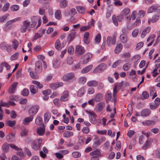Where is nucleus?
I'll list each match as a JSON object with an SVG mask.
<instances>
[{
  "mask_svg": "<svg viewBox=\"0 0 160 160\" xmlns=\"http://www.w3.org/2000/svg\"><path fill=\"white\" fill-rule=\"evenodd\" d=\"M102 95L100 93L98 94L95 98L96 101L98 102L102 100Z\"/></svg>",
  "mask_w": 160,
  "mask_h": 160,
  "instance_id": "nucleus-50",
  "label": "nucleus"
},
{
  "mask_svg": "<svg viewBox=\"0 0 160 160\" xmlns=\"http://www.w3.org/2000/svg\"><path fill=\"white\" fill-rule=\"evenodd\" d=\"M85 90L84 88H81L78 91L77 95L79 97L82 96L84 93Z\"/></svg>",
  "mask_w": 160,
  "mask_h": 160,
  "instance_id": "nucleus-42",
  "label": "nucleus"
},
{
  "mask_svg": "<svg viewBox=\"0 0 160 160\" xmlns=\"http://www.w3.org/2000/svg\"><path fill=\"white\" fill-rule=\"evenodd\" d=\"M9 145L7 142L4 143L2 145V149L3 152H7L9 149Z\"/></svg>",
  "mask_w": 160,
  "mask_h": 160,
  "instance_id": "nucleus-21",
  "label": "nucleus"
},
{
  "mask_svg": "<svg viewBox=\"0 0 160 160\" xmlns=\"http://www.w3.org/2000/svg\"><path fill=\"white\" fill-rule=\"evenodd\" d=\"M122 62V61L120 60H117L113 63L112 65V67L113 68H115L119 64V63H121Z\"/></svg>",
  "mask_w": 160,
  "mask_h": 160,
  "instance_id": "nucleus-59",
  "label": "nucleus"
},
{
  "mask_svg": "<svg viewBox=\"0 0 160 160\" xmlns=\"http://www.w3.org/2000/svg\"><path fill=\"white\" fill-rule=\"evenodd\" d=\"M116 42V38L115 37H112L108 36L107 40V43L109 47H111L112 45L115 44Z\"/></svg>",
  "mask_w": 160,
  "mask_h": 160,
  "instance_id": "nucleus-5",
  "label": "nucleus"
},
{
  "mask_svg": "<svg viewBox=\"0 0 160 160\" xmlns=\"http://www.w3.org/2000/svg\"><path fill=\"white\" fill-rule=\"evenodd\" d=\"M151 144V141L150 140H147L145 143L142 147V149L144 150L146 149L147 148H148L150 145Z\"/></svg>",
  "mask_w": 160,
  "mask_h": 160,
  "instance_id": "nucleus-32",
  "label": "nucleus"
},
{
  "mask_svg": "<svg viewBox=\"0 0 160 160\" xmlns=\"http://www.w3.org/2000/svg\"><path fill=\"white\" fill-rule=\"evenodd\" d=\"M100 154V151L97 150H95L94 151H93L90 153V155L91 156H93L94 155H99Z\"/></svg>",
  "mask_w": 160,
  "mask_h": 160,
  "instance_id": "nucleus-61",
  "label": "nucleus"
},
{
  "mask_svg": "<svg viewBox=\"0 0 160 160\" xmlns=\"http://www.w3.org/2000/svg\"><path fill=\"white\" fill-rule=\"evenodd\" d=\"M68 5V2L67 1L60 3L59 6L62 8H64L67 7Z\"/></svg>",
  "mask_w": 160,
  "mask_h": 160,
  "instance_id": "nucleus-47",
  "label": "nucleus"
},
{
  "mask_svg": "<svg viewBox=\"0 0 160 160\" xmlns=\"http://www.w3.org/2000/svg\"><path fill=\"white\" fill-rule=\"evenodd\" d=\"M160 15L159 13H157V14H154L152 17L151 19H150L148 21V22L150 24V22L154 23L157 22L159 19Z\"/></svg>",
  "mask_w": 160,
  "mask_h": 160,
  "instance_id": "nucleus-14",
  "label": "nucleus"
},
{
  "mask_svg": "<svg viewBox=\"0 0 160 160\" xmlns=\"http://www.w3.org/2000/svg\"><path fill=\"white\" fill-rule=\"evenodd\" d=\"M92 68V65H90L83 68L81 71V73L82 74L86 73L88 72Z\"/></svg>",
  "mask_w": 160,
  "mask_h": 160,
  "instance_id": "nucleus-23",
  "label": "nucleus"
},
{
  "mask_svg": "<svg viewBox=\"0 0 160 160\" xmlns=\"http://www.w3.org/2000/svg\"><path fill=\"white\" fill-rule=\"evenodd\" d=\"M151 110L148 109H142L140 112V116L142 117H148L151 114Z\"/></svg>",
  "mask_w": 160,
  "mask_h": 160,
  "instance_id": "nucleus-11",
  "label": "nucleus"
},
{
  "mask_svg": "<svg viewBox=\"0 0 160 160\" xmlns=\"http://www.w3.org/2000/svg\"><path fill=\"white\" fill-rule=\"evenodd\" d=\"M72 155L74 158H77L81 156L80 153L78 152H75L72 153Z\"/></svg>",
  "mask_w": 160,
  "mask_h": 160,
  "instance_id": "nucleus-55",
  "label": "nucleus"
},
{
  "mask_svg": "<svg viewBox=\"0 0 160 160\" xmlns=\"http://www.w3.org/2000/svg\"><path fill=\"white\" fill-rule=\"evenodd\" d=\"M51 116L49 113H46L44 114V120L45 123H47L48 122Z\"/></svg>",
  "mask_w": 160,
  "mask_h": 160,
  "instance_id": "nucleus-37",
  "label": "nucleus"
},
{
  "mask_svg": "<svg viewBox=\"0 0 160 160\" xmlns=\"http://www.w3.org/2000/svg\"><path fill=\"white\" fill-rule=\"evenodd\" d=\"M101 39V36L100 33L98 34L95 38V42H96L99 43Z\"/></svg>",
  "mask_w": 160,
  "mask_h": 160,
  "instance_id": "nucleus-56",
  "label": "nucleus"
},
{
  "mask_svg": "<svg viewBox=\"0 0 160 160\" xmlns=\"http://www.w3.org/2000/svg\"><path fill=\"white\" fill-rule=\"evenodd\" d=\"M48 153V150L45 147L43 148L42 151H40V156L43 158H45L46 157V154Z\"/></svg>",
  "mask_w": 160,
  "mask_h": 160,
  "instance_id": "nucleus-19",
  "label": "nucleus"
},
{
  "mask_svg": "<svg viewBox=\"0 0 160 160\" xmlns=\"http://www.w3.org/2000/svg\"><path fill=\"white\" fill-rule=\"evenodd\" d=\"M18 83L14 82L12 83L9 87L8 90V92L9 94H12L15 93L16 89Z\"/></svg>",
  "mask_w": 160,
  "mask_h": 160,
  "instance_id": "nucleus-7",
  "label": "nucleus"
},
{
  "mask_svg": "<svg viewBox=\"0 0 160 160\" xmlns=\"http://www.w3.org/2000/svg\"><path fill=\"white\" fill-rule=\"evenodd\" d=\"M85 52L84 48L81 46L78 45L76 48V53L78 55L83 54Z\"/></svg>",
  "mask_w": 160,
  "mask_h": 160,
  "instance_id": "nucleus-10",
  "label": "nucleus"
},
{
  "mask_svg": "<svg viewBox=\"0 0 160 160\" xmlns=\"http://www.w3.org/2000/svg\"><path fill=\"white\" fill-rule=\"evenodd\" d=\"M106 67L107 66L105 64H101L93 70V72L95 73L100 72L105 69Z\"/></svg>",
  "mask_w": 160,
  "mask_h": 160,
  "instance_id": "nucleus-3",
  "label": "nucleus"
},
{
  "mask_svg": "<svg viewBox=\"0 0 160 160\" xmlns=\"http://www.w3.org/2000/svg\"><path fill=\"white\" fill-rule=\"evenodd\" d=\"M42 119L40 117H37L35 120V123L37 125H40L42 123Z\"/></svg>",
  "mask_w": 160,
  "mask_h": 160,
  "instance_id": "nucleus-34",
  "label": "nucleus"
},
{
  "mask_svg": "<svg viewBox=\"0 0 160 160\" xmlns=\"http://www.w3.org/2000/svg\"><path fill=\"white\" fill-rule=\"evenodd\" d=\"M55 47L57 49H60L62 47L60 41L59 39H57L55 43Z\"/></svg>",
  "mask_w": 160,
  "mask_h": 160,
  "instance_id": "nucleus-40",
  "label": "nucleus"
},
{
  "mask_svg": "<svg viewBox=\"0 0 160 160\" xmlns=\"http://www.w3.org/2000/svg\"><path fill=\"white\" fill-rule=\"evenodd\" d=\"M74 77V73L73 72H71L64 75L63 77V79L64 81H66L72 79Z\"/></svg>",
  "mask_w": 160,
  "mask_h": 160,
  "instance_id": "nucleus-8",
  "label": "nucleus"
},
{
  "mask_svg": "<svg viewBox=\"0 0 160 160\" xmlns=\"http://www.w3.org/2000/svg\"><path fill=\"white\" fill-rule=\"evenodd\" d=\"M151 29V28L149 27H147L145 28L142 32L141 36V37L142 38H144L146 34L149 32Z\"/></svg>",
  "mask_w": 160,
  "mask_h": 160,
  "instance_id": "nucleus-20",
  "label": "nucleus"
},
{
  "mask_svg": "<svg viewBox=\"0 0 160 160\" xmlns=\"http://www.w3.org/2000/svg\"><path fill=\"white\" fill-rule=\"evenodd\" d=\"M30 75L33 79L38 78V76L37 74H34L32 71L30 72Z\"/></svg>",
  "mask_w": 160,
  "mask_h": 160,
  "instance_id": "nucleus-60",
  "label": "nucleus"
},
{
  "mask_svg": "<svg viewBox=\"0 0 160 160\" xmlns=\"http://www.w3.org/2000/svg\"><path fill=\"white\" fill-rule=\"evenodd\" d=\"M120 39L122 43H126L128 41L127 36L125 34H122L120 37Z\"/></svg>",
  "mask_w": 160,
  "mask_h": 160,
  "instance_id": "nucleus-24",
  "label": "nucleus"
},
{
  "mask_svg": "<svg viewBox=\"0 0 160 160\" xmlns=\"http://www.w3.org/2000/svg\"><path fill=\"white\" fill-rule=\"evenodd\" d=\"M122 45L121 44L119 43L118 44L116 47L114 51L115 53H118L120 52L122 48Z\"/></svg>",
  "mask_w": 160,
  "mask_h": 160,
  "instance_id": "nucleus-26",
  "label": "nucleus"
},
{
  "mask_svg": "<svg viewBox=\"0 0 160 160\" xmlns=\"http://www.w3.org/2000/svg\"><path fill=\"white\" fill-rule=\"evenodd\" d=\"M28 132V130L25 127H23L22 131L20 133V135L22 137L27 136Z\"/></svg>",
  "mask_w": 160,
  "mask_h": 160,
  "instance_id": "nucleus-27",
  "label": "nucleus"
},
{
  "mask_svg": "<svg viewBox=\"0 0 160 160\" xmlns=\"http://www.w3.org/2000/svg\"><path fill=\"white\" fill-rule=\"evenodd\" d=\"M12 42L13 48L15 50H16L18 46V42L17 40L14 39L12 41Z\"/></svg>",
  "mask_w": 160,
  "mask_h": 160,
  "instance_id": "nucleus-45",
  "label": "nucleus"
},
{
  "mask_svg": "<svg viewBox=\"0 0 160 160\" xmlns=\"http://www.w3.org/2000/svg\"><path fill=\"white\" fill-rule=\"evenodd\" d=\"M131 64L129 63H127L125 64L122 67L124 71H128L130 68Z\"/></svg>",
  "mask_w": 160,
  "mask_h": 160,
  "instance_id": "nucleus-38",
  "label": "nucleus"
},
{
  "mask_svg": "<svg viewBox=\"0 0 160 160\" xmlns=\"http://www.w3.org/2000/svg\"><path fill=\"white\" fill-rule=\"evenodd\" d=\"M75 32H72L69 34L67 38V40L69 42L72 41L75 37Z\"/></svg>",
  "mask_w": 160,
  "mask_h": 160,
  "instance_id": "nucleus-22",
  "label": "nucleus"
},
{
  "mask_svg": "<svg viewBox=\"0 0 160 160\" xmlns=\"http://www.w3.org/2000/svg\"><path fill=\"white\" fill-rule=\"evenodd\" d=\"M82 132L85 134H87L89 132V128L87 127H84L82 130Z\"/></svg>",
  "mask_w": 160,
  "mask_h": 160,
  "instance_id": "nucleus-62",
  "label": "nucleus"
},
{
  "mask_svg": "<svg viewBox=\"0 0 160 160\" xmlns=\"http://www.w3.org/2000/svg\"><path fill=\"white\" fill-rule=\"evenodd\" d=\"M41 145V143H39L38 144H37L36 141H33L32 143V147L35 150H37L40 148Z\"/></svg>",
  "mask_w": 160,
  "mask_h": 160,
  "instance_id": "nucleus-16",
  "label": "nucleus"
},
{
  "mask_svg": "<svg viewBox=\"0 0 160 160\" xmlns=\"http://www.w3.org/2000/svg\"><path fill=\"white\" fill-rule=\"evenodd\" d=\"M150 95L151 96H152V99H154L157 96L156 93L155 92V89L154 88H152L150 89Z\"/></svg>",
  "mask_w": 160,
  "mask_h": 160,
  "instance_id": "nucleus-31",
  "label": "nucleus"
},
{
  "mask_svg": "<svg viewBox=\"0 0 160 160\" xmlns=\"http://www.w3.org/2000/svg\"><path fill=\"white\" fill-rule=\"evenodd\" d=\"M55 18L58 20H60L62 18L61 12L60 10H57L55 13Z\"/></svg>",
  "mask_w": 160,
  "mask_h": 160,
  "instance_id": "nucleus-28",
  "label": "nucleus"
},
{
  "mask_svg": "<svg viewBox=\"0 0 160 160\" xmlns=\"http://www.w3.org/2000/svg\"><path fill=\"white\" fill-rule=\"evenodd\" d=\"M29 89L31 92L33 94H35L38 92L37 87L33 85H31L30 86Z\"/></svg>",
  "mask_w": 160,
  "mask_h": 160,
  "instance_id": "nucleus-18",
  "label": "nucleus"
},
{
  "mask_svg": "<svg viewBox=\"0 0 160 160\" xmlns=\"http://www.w3.org/2000/svg\"><path fill=\"white\" fill-rule=\"evenodd\" d=\"M60 64V62L59 61H55L53 63V66L55 68L58 67Z\"/></svg>",
  "mask_w": 160,
  "mask_h": 160,
  "instance_id": "nucleus-64",
  "label": "nucleus"
},
{
  "mask_svg": "<svg viewBox=\"0 0 160 160\" xmlns=\"http://www.w3.org/2000/svg\"><path fill=\"white\" fill-rule=\"evenodd\" d=\"M112 98V94L111 93L107 92L105 95V99L107 103H109L110 101Z\"/></svg>",
  "mask_w": 160,
  "mask_h": 160,
  "instance_id": "nucleus-33",
  "label": "nucleus"
},
{
  "mask_svg": "<svg viewBox=\"0 0 160 160\" xmlns=\"http://www.w3.org/2000/svg\"><path fill=\"white\" fill-rule=\"evenodd\" d=\"M49 87L52 89L55 90L58 88V86L57 83H54L51 84L50 85Z\"/></svg>",
  "mask_w": 160,
  "mask_h": 160,
  "instance_id": "nucleus-57",
  "label": "nucleus"
},
{
  "mask_svg": "<svg viewBox=\"0 0 160 160\" xmlns=\"http://www.w3.org/2000/svg\"><path fill=\"white\" fill-rule=\"evenodd\" d=\"M112 20L113 23L116 26H117L118 25V23L117 22V19L116 17L115 16H113L112 17Z\"/></svg>",
  "mask_w": 160,
  "mask_h": 160,
  "instance_id": "nucleus-63",
  "label": "nucleus"
},
{
  "mask_svg": "<svg viewBox=\"0 0 160 160\" xmlns=\"http://www.w3.org/2000/svg\"><path fill=\"white\" fill-rule=\"evenodd\" d=\"M76 9L79 13H83L85 12V8L82 6H77Z\"/></svg>",
  "mask_w": 160,
  "mask_h": 160,
  "instance_id": "nucleus-43",
  "label": "nucleus"
},
{
  "mask_svg": "<svg viewBox=\"0 0 160 160\" xmlns=\"http://www.w3.org/2000/svg\"><path fill=\"white\" fill-rule=\"evenodd\" d=\"M35 71L37 73H40L42 71V63L41 61H38L35 64Z\"/></svg>",
  "mask_w": 160,
  "mask_h": 160,
  "instance_id": "nucleus-6",
  "label": "nucleus"
},
{
  "mask_svg": "<svg viewBox=\"0 0 160 160\" xmlns=\"http://www.w3.org/2000/svg\"><path fill=\"white\" fill-rule=\"evenodd\" d=\"M87 79L85 77H81L79 78L78 80V82L79 84H83L86 82Z\"/></svg>",
  "mask_w": 160,
  "mask_h": 160,
  "instance_id": "nucleus-30",
  "label": "nucleus"
},
{
  "mask_svg": "<svg viewBox=\"0 0 160 160\" xmlns=\"http://www.w3.org/2000/svg\"><path fill=\"white\" fill-rule=\"evenodd\" d=\"M98 84V82L95 81H90L88 82L87 85L89 87H95L97 86Z\"/></svg>",
  "mask_w": 160,
  "mask_h": 160,
  "instance_id": "nucleus-29",
  "label": "nucleus"
},
{
  "mask_svg": "<svg viewBox=\"0 0 160 160\" xmlns=\"http://www.w3.org/2000/svg\"><path fill=\"white\" fill-rule=\"evenodd\" d=\"M39 108V106L37 105L32 106L28 110L29 115H33V117L36 114Z\"/></svg>",
  "mask_w": 160,
  "mask_h": 160,
  "instance_id": "nucleus-2",
  "label": "nucleus"
},
{
  "mask_svg": "<svg viewBox=\"0 0 160 160\" xmlns=\"http://www.w3.org/2000/svg\"><path fill=\"white\" fill-rule=\"evenodd\" d=\"M19 6L17 5H12L11 6L10 8L11 10L12 11H17L19 10Z\"/></svg>",
  "mask_w": 160,
  "mask_h": 160,
  "instance_id": "nucleus-46",
  "label": "nucleus"
},
{
  "mask_svg": "<svg viewBox=\"0 0 160 160\" xmlns=\"http://www.w3.org/2000/svg\"><path fill=\"white\" fill-rule=\"evenodd\" d=\"M8 45L5 42H2L0 44V48L2 50H5Z\"/></svg>",
  "mask_w": 160,
  "mask_h": 160,
  "instance_id": "nucleus-54",
  "label": "nucleus"
},
{
  "mask_svg": "<svg viewBox=\"0 0 160 160\" xmlns=\"http://www.w3.org/2000/svg\"><path fill=\"white\" fill-rule=\"evenodd\" d=\"M45 127L42 126V127H40L37 130V134L39 136H42L45 133Z\"/></svg>",
  "mask_w": 160,
  "mask_h": 160,
  "instance_id": "nucleus-17",
  "label": "nucleus"
},
{
  "mask_svg": "<svg viewBox=\"0 0 160 160\" xmlns=\"http://www.w3.org/2000/svg\"><path fill=\"white\" fill-rule=\"evenodd\" d=\"M16 123V121L13 120H8L7 121L6 124L7 125L10 127H12L14 126Z\"/></svg>",
  "mask_w": 160,
  "mask_h": 160,
  "instance_id": "nucleus-39",
  "label": "nucleus"
},
{
  "mask_svg": "<svg viewBox=\"0 0 160 160\" xmlns=\"http://www.w3.org/2000/svg\"><path fill=\"white\" fill-rule=\"evenodd\" d=\"M69 92L67 91H64L62 94L60 100L62 102L67 101L68 100Z\"/></svg>",
  "mask_w": 160,
  "mask_h": 160,
  "instance_id": "nucleus-9",
  "label": "nucleus"
},
{
  "mask_svg": "<svg viewBox=\"0 0 160 160\" xmlns=\"http://www.w3.org/2000/svg\"><path fill=\"white\" fill-rule=\"evenodd\" d=\"M33 118V115H30L29 117L26 118L23 121V124L25 125H28L29 122L32 121Z\"/></svg>",
  "mask_w": 160,
  "mask_h": 160,
  "instance_id": "nucleus-15",
  "label": "nucleus"
},
{
  "mask_svg": "<svg viewBox=\"0 0 160 160\" xmlns=\"http://www.w3.org/2000/svg\"><path fill=\"white\" fill-rule=\"evenodd\" d=\"M9 6V3L8 2H6L3 8L2 11L3 12L7 11L8 10Z\"/></svg>",
  "mask_w": 160,
  "mask_h": 160,
  "instance_id": "nucleus-58",
  "label": "nucleus"
},
{
  "mask_svg": "<svg viewBox=\"0 0 160 160\" xmlns=\"http://www.w3.org/2000/svg\"><path fill=\"white\" fill-rule=\"evenodd\" d=\"M42 34L38 33H36L35 35L32 37V41H34L40 38L42 36Z\"/></svg>",
  "mask_w": 160,
  "mask_h": 160,
  "instance_id": "nucleus-44",
  "label": "nucleus"
},
{
  "mask_svg": "<svg viewBox=\"0 0 160 160\" xmlns=\"http://www.w3.org/2000/svg\"><path fill=\"white\" fill-rule=\"evenodd\" d=\"M19 53L18 52H16L15 53L12 55L10 58V59L11 60H15L17 59L18 57Z\"/></svg>",
  "mask_w": 160,
  "mask_h": 160,
  "instance_id": "nucleus-52",
  "label": "nucleus"
},
{
  "mask_svg": "<svg viewBox=\"0 0 160 160\" xmlns=\"http://www.w3.org/2000/svg\"><path fill=\"white\" fill-rule=\"evenodd\" d=\"M21 95L24 96H27L29 93V91L27 88L24 89L21 92Z\"/></svg>",
  "mask_w": 160,
  "mask_h": 160,
  "instance_id": "nucleus-51",
  "label": "nucleus"
},
{
  "mask_svg": "<svg viewBox=\"0 0 160 160\" xmlns=\"http://www.w3.org/2000/svg\"><path fill=\"white\" fill-rule=\"evenodd\" d=\"M9 146L11 148H12L17 151L22 150V149L21 148H18L14 144H9Z\"/></svg>",
  "mask_w": 160,
  "mask_h": 160,
  "instance_id": "nucleus-53",
  "label": "nucleus"
},
{
  "mask_svg": "<svg viewBox=\"0 0 160 160\" xmlns=\"http://www.w3.org/2000/svg\"><path fill=\"white\" fill-rule=\"evenodd\" d=\"M130 12V10L129 8H126L124 9L121 12V15L123 16H126Z\"/></svg>",
  "mask_w": 160,
  "mask_h": 160,
  "instance_id": "nucleus-41",
  "label": "nucleus"
},
{
  "mask_svg": "<svg viewBox=\"0 0 160 160\" xmlns=\"http://www.w3.org/2000/svg\"><path fill=\"white\" fill-rule=\"evenodd\" d=\"M32 19L34 20H35L37 22V21H38V24L36 27V28H38L41 25V19L39 18V17L38 16H34L32 17Z\"/></svg>",
  "mask_w": 160,
  "mask_h": 160,
  "instance_id": "nucleus-35",
  "label": "nucleus"
},
{
  "mask_svg": "<svg viewBox=\"0 0 160 160\" xmlns=\"http://www.w3.org/2000/svg\"><path fill=\"white\" fill-rule=\"evenodd\" d=\"M142 123L145 126H151L156 124V122L153 120H147L142 122Z\"/></svg>",
  "mask_w": 160,
  "mask_h": 160,
  "instance_id": "nucleus-13",
  "label": "nucleus"
},
{
  "mask_svg": "<svg viewBox=\"0 0 160 160\" xmlns=\"http://www.w3.org/2000/svg\"><path fill=\"white\" fill-rule=\"evenodd\" d=\"M89 36V33L88 32H86L84 36L83 40L84 43L87 44L89 43L88 38Z\"/></svg>",
  "mask_w": 160,
  "mask_h": 160,
  "instance_id": "nucleus-25",
  "label": "nucleus"
},
{
  "mask_svg": "<svg viewBox=\"0 0 160 160\" xmlns=\"http://www.w3.org/2000/svg\"><path fill=\"white\" fill-rule=\"evenodd\" d=\"M6 139L8 142H13L15 140V135L12 133H9L6 136Z\"/></svg>",
  "mask_w": 160,
  "mask_h": 160,
  "instance_id": "nucleus-12",
  "label": "nucleus"
},
{
  "mask_svg": "<svg viewBox=\"0 0 160 160\" xmlns=\"http://www.w3.org/2000/svg\"><path fill=\"white\" fill-rule=\"evenodd\" d=\"M32 83L33 84L37 85L38 87V88L40 89L42 88L43 87L42 84H41L40 82L38 81H32Z\"/></svg>",
  "mask_w": 160,
  "mask_h": 160,
  "instance_id": "nucleus-49",
  "label": "nucleus"
},
{
  "mask_svg": "<svg viewBox=\"0 0 160 160\" xmlns=\"http://www.w3.org/2000/svg\"><path fill=\"white\" fill-rule=\"evenodd\" d=\"M105 105V104L104 102H102L99 103L98 105V109L100 110L101 111L103 109Z\"/></svg>",
  "mask_w": 160,
  "mask_h": 160,
  "instance_id": "nucleus-48",
  "label": "nucleus"
},
{
  "mask_svg": "<svg viewBox=\"0 0 160 160\" xmlns=\"http://www.w3.org/2000/svg\"><path fill=\"white\" fill-rule=\"evenodd\" d=\"M147 12L148 13L152 12H157L158 13H160V9L158 5L155 4L150 7L148 9Z\"/></svg>",
  "mask_w": 160,
  "mask_h": 160,
  "instance_id": "nucleus-1",
  "label": "nucleus"
},
{
  "mask_svg": "<svg viewBox=\"0 0 160 160\" xmlns=\"http://www.w3.org/2000/svg\"><path fill=\"white\" fill-rule=\"evenodd\" d=\"M73 133L72 132L66 131L64 132L63 136L64 137L68 138L69 137L72 136Z\"/></svg>",
  "mask_w": 160,
  "mask_h": 160,
  "instance_id": "nucleus-36",
  "label": "nucleus"
},
{
  "mask_svg": "<svg viewBox=\"0 0 160 160\" xmlns=\"http://www.w3.org/2000/svg\"><path fill=\"white\" fill-rule=\"evenodd\" d=\"M92 54L90 53H88L83 56L81 59V61L82 62L83 64L87 63L92 58Z\"/></svg>",
  "mask_w": 160,
  "mask_h": 160,
  "instance_id": "nucleus-4",
  "label": "nucleus"
}]
</instances>
